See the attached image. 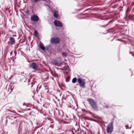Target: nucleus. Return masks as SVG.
I'll list each match as a JSON object with an SVG mask.
<instances>
[{
  "mask_svg": "<svg viewBox=\"0 0 134 134\" xmlns=\"http://www.w3.org/2000/svg\"><path fill=\"white\" fill-rule=\"evenodd\" d=\"M113 126L112 123H109L107 127V132L109 133H111L113 131Z\"/></svg>",
  "mask_w": 134,
  "mask_h": 134,
  "instance_id": "obj_1",
  "label": "nucleus"
},
{
  "mask_svg": "<svg viewBox=\"0 0 134 134\" xmlns=\"http://www.w3.org/2000/svg\"><path fill=\"white\" fill-rule=\"evenodd\" d=\"M77 82L80 86L83 88L85 87V82L84 80L82 78H79L77 79Z\"/></svg>",
  "mask_w": 134,
  "mask_h": 134,
  "instance_id": "obj_2",
  "label": "nucleus"
},
{
  "mask_svg": "<svg viewBox=\"0 0 134 134\" xmlns=\"http://www.w3.org/2000/svg\"><path fill=\"white\" fill-rule=\"evenodd\" d=\"M17 118L16 117H14L13 116H11L9 118L10 120V122L11 124H12L16 123L17 122Z\"/></svg>",
  "mask_w": 134,
  "mask_h": 134,
  "instance_id": "obj_3",
  "label": "nucleus"
},
{
  "mask_svg": "<svg viewBox=\"0 0 134 134\" xmlns=\"http://www.w3.org/2000/svg\"><path fill=\"white\" fill-rule=\"evenodd\" d=\"M59 39L57 37L52 38L51 39V43L54 44L59 43Z\"/></svg>",
  "mask_w": 134,
  "mask_h": 134,
  "instance_id": "obj_4",
  "label": "nucleus"
},
{
  "mask_svg": "<svg viewBox=\"0 0 134 134\" xmlns=\"http://www.w3.org/2000/svg\"><path fill=\"white\" fill-rule=\"evenodd\" d=\"M31 20L34 22L37 21L39 20V18L36 15H34L31 16Z\"/></svg>",
  "mask_w": 134,
  "mask_h": 134,
  "instance_id": "obj_5",
  "label": "nucleus"
},
{
  "mask_svg": "<svg viewBox=\"0 0 134 134\" xmlns=\"http://www.w3.org/2000/svg\"><path fill=\"white\" fill-rule=\"evenodd\" d=\"M30 66L32 69L35 70H37L38 69V66L36 63L33 62L32 63Z\"/></svg>",
  "mask_w": 134,
  "mask_h": 134,
  "instance_id": "obj_6",
  "label": "nucleus"
},
{
  "mask_svg": "<svg viewBox=\"0 0 134 134\" xmlns=\"http://www.w3.org/2000/svg\"><path fill=\"white\" fill-rule=\"evenodd\" d=\"M54 25L57 26L62 27V23L59 21L55 20L54 22Z\"/></svg>",
  "mask_w": 134,
  "mask_h": 134,
  "instance_id": "obj_7",
  "label": "nucleus"
},
{
  "mask_svg": "<svg viewBox=\"0 0 134 134\" xmlns=\"http://www.w3.org/2000/svg\"><path fill=\"white\" fill-rule=\"evenodd\" d=\"M87 101L88 102L91 106L96 103L94 100L91 98L88 99Z\"/></svg>",
  "mask_w": 134,
  "mask_h": 134,
  "instance_id": "obj_8",
  "label": "nucleus"
},
{
  "mask_svg": "<svg viewBox=\"0 0 134 134\" xmlns=\"http://www.w3.org/2000/svg\"><path fill=\"white\" fill-rule=\"evenodd\" d=\"M91 106L93 110L96 111L98 110V107L96 103Z\"/></svg>",
  "mask_w": 134,
  "mask_h": 134,
  "instance_id": "obj_9",
  "label": "nucleus"
},
{
  "mask_svg": "<svg viewBox=\"0 0 134 134\" xmlns=\"http://www.w3.org/2000/svg\"><path fill=\"white\" fill-rule=\"evenodd\" d=\"M128 19L134 21V14H129L128 15L127 18Z\"/></svg>",
  "mask_w": 134,
  "mask_h": 134,
  "instance_id": "obj_10",
  "label": "nucleus"
},
{
  "mask_svg": "<svg viewBox=\"0 0 134 134\" xmlns=\"http://www.w3.org/2000/svg\"><path fill=\"white\" fill-rule=\"evenodd\" d=\"M9 40L11 41V44H14L15 43V41L13 37H10Z\"/></svg>",
  "mask_w": 134,
  "mask_h": 134,
  "instance_id": "obj_11",
  "label": "nucleus"
},
{
  "mask_svg": "<svg viewBox=\"0 0 134 134\" xmlns=\"http://www.w3.org/2000/svg\"><path fill=\"white\" fill-rule=\"evenodd\" d=\"M62 63L60 62L55 61V62L54 65L57 66H59L61 65Z\"/></svg>",
  "mask_w": 134,
  "mask_h": 134,
  "instance_id": "obj_12",
  "label": "nucleus"
},
{
  "mask_svg": "<svg viewBox=\"0 0 134 134\" xmlns=\"http://www.w3.org/2000/svg\"><path fill=\"white\" fill-rule=\"evenodd\" d=\"M58 12L57 11H55L54 12V16L56 18H57L58 16Z\"/></svg>",
  "mask_w": 134,
  "mask_h": 134,
  "instance_id": "obj_13",
  "label": "nucleus"
},
{
  "mask_svg": "<svg viewBox=\"0 0 134 134\" xmlns=\"http://www.w3.org/2000/svg\"><path fill=\"white\" fill-rule=\"evenodd\" d=\"M40 47L42 50L43 51H45V47L42 44H40Z\"/></svg>",
  "mask_w": 134,
  "mask_h": 134,
  "instance_id": "obj_14",
  "label": "nucleus"
},
{
  "mask_svg": "<svg viewBox=\"0 0 134 134\" xmlns=\"http://www.w3.org/2000/svg\"><path fill=\"white\" fill-rule=\"evenodd\" d=\"M77 81V80L76 78H74L72 80V82L73 83H75Z\"/></svg>",
  "mask_w": 134,
  "mask_h": 134,
  "instance_id": "obj_15",
  "label": "nucleus"
},
{
  "mask_svg": "<svg viewBox=\"0 0 134 134\" xmlns=\"http://www.w3.org/2000/svg\"><path fill=\"white\" fill-rule=\"evenodd\" d=\"M62 54L63 56L64 57H66L67 55V53L66 52H63Z\"/></svg>",
  "mask_w": 134,
  "mask_h": 134,
  "instance_id": "obj_16",
  "label": "nucleus"
},
{
  "mask_svg": "<svg viewBox=\"0 0 134 134\" xmlns=\"http://www.w3.org/2000/svg\"><path fill=\"white\" fill-rule=\"evenodd\" d=\"M65 69H66V70L69 67L66 64H65V66L64 67Z\"/></svg>",
  "mask_w": 134,
  "mask_h": 134,
  "instance_id": "obj_17",
  "label": "nucleus"
},
{
  "mask_svg": "<svg viewBox=\"0 0 134 134\" xmlns=\"http://www.w3.org/2000/svg\"><path fill=\"white\" fill-rule=\"evenodd\" d=\"M21 48H20L18 50V54H19V53L21 54L23 53L22 51L21 50Z\"/></svg>",
  "mask_w": 134,
  "mask_h": 134,
  "instance_id": "obj_18",
  "label": "nucleus"
},
{
  "mask_svg": "<svg viewBox=\"0 0 134 134\" xmlns=\"http://www.w3.org/2000/svg\"><path fill=\"white\" fill-rule=\"evenodd\" d=\"M108 25V24H107L105 25H103V26L100 25V26L101 27H106Z\"/></svg>",
  "mask_w": 134,
  "mask_h": 134,
  "instance_id": "obj_19",
  "label": "nucleus"
},
{
  "mask_svg": "<svg viewBox=\"0 0 134 134\" xmlns=\"http://www.w3.org/2000/svg\"><path fill=\"white\" fill-rule=\"evenodd\" d=\"M117 40L120 41H121V42H124V43H125V41H124L123 40H121V39H117Z\"/></svg>",
  "mask_w": 134,
  "mask_h": 134,
  "instance_id": "obj_20",
  "label": "nucleus"
},
{
  "mask_svg": "<svg viewBox=\"0 0 134 134\" xmlns=\"http://www.w3.org/2000/svg\"><path fill=\"white\" fill-rule=\"evenodd\" d=\"M60 69H61L63 71H66V69H65L64 67H63V68H60Z\"/></svg>",
  "mask_w": 134,
  "mask_h": 134,
  "instance_id": "obj_21",
  "label": "nucleus"
},
{
  "mask_svg": "<svg viewBox=\"0 0 134 134\" xmlns=\"http://www.w3.org/2000/svg\"><path fill=\"white\" fill-rule=\"evenodd\" d=\"M34 33L35 35H37V32L36 30H35L34 31Z\"/></svg>",
  "mask_w": 134,
  "mask_h": 134,
  "instance_id": "obj_22",
  "label": "nucleus"
},
{
  "mask_svg": "<svg viewBox=\"0 0 134 134\" xmlns=\"http://www.w3.org/2000/svg\"><path fill=\"white\" fill-rule=\"evenodd\" d=\"M69 78H66V82H68L69 81Z\"/></svg>",
  "mask_w": 134,
  "mask_h": 134,
  "instance_id": "obj_23",
  "label": "nucleus"
},
{
  "mask_svg": "<svg viewBox=\"0 0 134 134\" xmlns=\"http://www.w3.org/2000/svg\"><path fill=\"white\" fill-rule=\"evenodd\" d=\"M130 10V9L128 8L127 9V10H126V12H129Z\"/></svg>",
  "mask_w": 134,
  "mask_h": 134,
  "instance_id": "obj_24",
  "label": "nucleus"
},
{
  "mask_svg": "<svg viewBox=\"0 0 134 134\" xmlns=\"http://www.w3.org/2000/svg\"><path fill=\"white\" fill-rule=\"evenodd\" d=\"M82 111L83 112H87V111L86 110H85L83 109H82Z\"/></svg>",
  "mask_w": 134,
  "mask_h": 134,
  "instance_id": "obj_25",
  "label": "nucleus"
},
{
  "mask_svg": "<svg viewBox=\"0 0 134 134\" xmlns=\"http://www.w3.org/2000/svg\"><path fill=\"white\" fill-rule=\"evenodd\" d=\"M6 111L7 112H10L11 111L10 110H9V109H7L6 110Z\"/></svg>",
  "mask_w": 134,
  "mask_h": 134,
  "instance_id": "obj_26",
  "label": "nucleus"
},
{
  "mask_svg": "<svg viewBox=\"0 0 134 134\" xmlns=\"http://www.w3.org/2000/svg\"><path fill=\"white\" fill-rule=\"evenodd\" d=\"M105 107L107 108H108L109 107L108 105H106L105 106Z\"/></svg>",
  "mask_w": 134,
  "mask_h": 134,
  "instance_id": "obj_27",
  "label": "nucleus"
},
{
  "mask_svg": "<svg viewBox=\"0 0 134 134\" xmlns=\"http://www.w3.org/2000/svg\"><path fill=\"white\" fill-rule=\"evenodd\" d=\"M97 118H98L99 119H100L101 120H103V118H102L99 117H97Z\"/></svg>",
  "mask_w": 134,
  "mask_h": 134,
  "instance_id": "obj_28",
  "label": "nucleus"
},
{
  "mask_svg": "<svg viewBox=\"0 0 134 134\" xmlns=\"http://www.w3.org/2000/svg\"><path fill=\"white\" fill-rule=\"evenodd\" d=\"M64 124H68V123H68V122H66V121H64Z\"/></svg>",
  "mask_w": 134,
  "mask_h": 134,
  "instance_id": "obj_29",
  "label": "nucleus"
},
{
  "mask_svg": "<svg viewBox=\"0 0 134 134\" xmlns=\"http://www.w3.org/2000/svg\"><path fill=\"white\" fill-rule=\"evenodd\" d=\"M130 54H132V55L133 56H134V54H132V52H130Z\"/></svg>",
  "mask_w": 134,
  "mask_h": 134,
  "instance_id": "obj_30",
  "label": "nucleus"
},
{
  "mask_svg": "<svg viewBox=\"0 0 134 134\" xmlns=\"http://www.w3.org/2000/svg\"><path fill=\"white\" fill-rule=\"evenodd\" d=\"M12 54V52H11L10 53V55L11 56Z\"/></svg>",
  "mask_w": 134,
  "mask_h": 134,
  "instance_id": "obj_31",
  "label": "nucleus"
},
{
  "mask_svg": "<svg viewBox=\"0 0 134 134\" xmlns=\"http://www.w3.org/2000/svg\"><path fill=\"white\" fill-rule=\"evenodd\" d=\"M44 5H45L47 6H48L49 8L50 7H49L48 5H47V4H44Z\"/></svg>",
  "mask_w": 134,
  "mask_h": 134,
  "instance_id": "obj_32",
  "label": "nucleus"
},
{
  "mask_svg": "<svg viewBox=\"0 0 134 134\" xmlns=\"http://www.w3.org/2000/svg\"><path fill=\"white\" fill-rule=\"evenodd\" d=\"M15 27L14 26H13L12 27V28H14Z\"/></svg>",
  "mask_w": 134,
  "mask_h": 134,
  "instance_id": "obj_33",
  "label": "nucleus"
},
{
  "mask_svg": "<svg viewBox=\"0 0 134 134\" xmlns=\"http://www.w3.org/2000/svg\"><path fill=\"white\" fill-rule=\"evenodd\" d=\"M9 32H12V31L11 30H9Z\"/></svg>",
  "mask_w": 134,
  "mask_h": 134,
  "instance_id": "obj_34",
  "label": "nucleus"
},
{
  "mask_svg": "<svg viewBox=\"0 0 134 134\" xmlns=\"http://www.w3.org/2000/svg\"><path fill=\"white\" fill-rule=\"evenodd\" d=\"M126 129H127V128H128V127L127 126H126Z\"/></svg>",
  "mask_w": 134,
  "mask_h": 134,
  "instance_id": "obj_35",
  "label": "nucleus"
},
{
  "mask_svg": "<svg viewBox=\"0 0 134 134\" xmlns=\"http://www.w3.org/2000/svg\"><path fill=\"white\" fill-rule=\"evenodd\" d=\"M90 10V9H87V10H86V11H87V10Z\"/></svg>",
  "mask_w": 134,
  "mask_h": 134,
  "instance_id": "obj_36",
  "label": "nucleus"
},
{
  "mask_svg": "<svg viewBox=\"0 0 134 134\" xmlns=\"http://www.w3.org/2000/svg\"><path fill=\"white\" fill-rule=\"evenodd\" d=\"M7 121H8L7 120H6V122L7 123Z\"/></svg>",
  "mask_w": 134,
  "mask_h": 134,
  "instance_id": "obj_37",
  "label": "nucleus"
},
{
  "mask_svg": "<svg viewBox=\"0 0 134 134\" xmlns=\"http://www.w3.org/2000/svg\"><path fill=\"white\" fill-rule=\"evenodd\" d=\"M26 49L27 50H28V48H27H27H26Z\"/></svg>",
  "mask_w": 134,
  "mask_h": 134,
  "instance_id": "obj_38",
  "label": "nucleus"
},
{
  "mask_svg": "<svg viewBox=\"0 0 134 134\" xmlns=\"http://www.w3.org/2000/svg\"><path fill=\"white\" fill-rule=\"evenodd\" d=\"M14 53H15V54H16V52H14Z\"/></svg>",
  "mask_w": 134,
  "mask_h": 134,
  "instance_id": "obj_39",
  "label": "nucleus"
},
{
  "mask_svg": "<svg viewBox=\"0 0 134 134\" xmlns=\"http://www.w3.org/2000/svg\"><path fill=\"white\" fill-rule=\"evenodd\" d=\"M123 35H123V34H122V35H121V36H122H122H123Z\"/></svg>",
  "mask_w": 134,
  "mask_h": 134,
  "instance_id": "obj_40",
  "label": "nucleus"
},
{
  "mask_svg": "<svg viewBox=\"0 0 134 134\" xmlns=\"http://www.w3.org/2000/svg\"><path fill=\"white\" fill-rule=\"evenodd\" d=\"M57 69H58V68H57Z\"/></svg>",
  "mask_w": 134,
  "mask_h": 134,
  "instance_id": "obj_41",
  "label": "nucleus"
}]
</instances>
